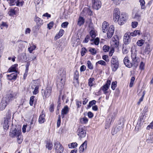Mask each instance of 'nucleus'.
<instances>
[{"mask_svg": "<svg viewBox=\"0 0 153 153\" xmlns=\"http://www.w3.org/2000/svg\"><path fill=\"white\" fill-rule=\"evenodd\" d=\"M21 134V131L20 128H12L10 130L9 135L11 137H16Z\"/></svg>", "mask_w": 153, "mask_h": 153, "instance_id": "1", "label": "nucleus"}, {"mask_svg": "<svg viewBox=\"0 0 153 153\" xmlns=\"http://www.w3.org/2000/svg\"><path fill=\"white\" fill-rule=\"evenodd\" d=\"M52 88L50 86H47L45 90H42V94L43 99L48 97L51 92Z\"/></svg>", "mask_w": 153, "mask_h": 153, "instance_id": "2", "label": "nucleus"}, {"mask_svg": "<svg viewBox=\"0 0 153 153\" xmlns=\"http://www.w3.org/2000/svg\"><path fill=\"white\" fill-rule=\"evenodd\" d=\"M86 129L85 126L79 127L77 131V135L81 138L85 137L86 134Z\"/></svg>", "mask_w": 153, "mask_h": 153, "instance_id": "3", "label": "nucleus"}, {"mask_svg": "<svg viewBox=\"0 0 153 153\" xmlns=\"http://www.w3.org/2000/svg\"><path fill=\"white\" fill-rule=\"evenodd\" d=\"M56 152L57 153H61L63 151V148L61 144L58 141H56L54 144Z\"/></svg>", "mask_w": 153, "mask_h": 153, "instance_id": "4", "label": "nucleus"}, {"mask_svg": "<svg viewBox=\"0 0 153 153\" xmlns=\"http://www.w3.org/2000/svg\"><path fill=\"white\" fill-rule=\"evenodd\" d=\"M132 62L133 64V67L136 68L138 65V59L137 57V54L135 53H131V55Z\"/></svg>", "mask_w": 153, "mask_h": 153, "instance_id": "5", "label": "nucleus"}, {"mask_svg": "<svg viewBox=\"0 0 153 153\" xmlns=\"http://www.w3.org/2000/svg\"><path fill=\"white\" fill-rule=\"evenodd\" d=\"M133 18L138 21H140L141 19V14L139 9L135 10L133 13Z\"/></svg>", "mask_w": 153, "mask_h": 153, "instance_id": "6", "label": "nucleus"}, {"mask_svg": "<svg viewBox=\"0 0 153 153\" xmlns=\"http://www.w3.org/2000/svg\"><path fill=\"white\" fill-rule=\"evenodd\" d=\"M129 32L126 33L124 34L123 37V41L125 45H128L131 41V37Z\"/></svg>", "mask_w": 153, "mask_h": 153, "instance_id": "7", "label": "nucleus"}, {"mask_svg": "<svg viewBox=\"0 0 153 153\" xmlns=\"http://www.w3.org/2000/svg\"><path fill=\"white\" fill-rule=\"evenodd\" d=\"M8 102L6 98L3 97L0 103V110H2L4 109Z\"/></svg>", "mask_w": 153, "mask_h": 153, "instance_id": "8", "label": "nucleus"}, {"mask_svg": "<svg viewBox=\"0 0 153 153\" xmlns=\"http://www.w3.org/2000/svg\"><path fill=\"white\" fill-rule=\"evenodd\" d=\"M144 117V115L143 114L139 118L138 120L135 127L136 128H137L138 130L140 128V127L143 125V123L144 122L143 121Z\"/></svg>", "mask_w": 153, "mask_h": 153, "instance_id": "9", "label": "nucleus"}, {"mask_svg": "<svg viewBox=\"0 0 153 153\" xmlns=\"http://www.w3.org/2000/svg\"><path fill=\"white\" fill-rule=\"evenodd\" d=\"M18 76V72H16L11 74L10 75H7V79L12 81H15L16 79Z\"/></svg>", "mask_w": 153, "mask_h": 153, "instance_id": "10", "label": "nucleus"}, {"mask_svg": "<svg viewBox=\"0 0 153 153\" xmlns=\"http://www.w3.org/2000/svg\"><path fill=\"white\" fill-rule=\"evenodd\" d=\"M126 16L124 13H121L119 18V19L117 21V22L120 25H122L123 24L126 22Z\"/></svg>", "mask_w": 153, "mask_h": 153, "instance_id": "11", "label": "nucleus"}, {"mask_svg": "<svg viewBox=\"0 0 153 153\" xmlns=\"http://www.w3.org/2000/svg\"><path fill=\"white\" fill-rule=\"evenodd\" d=\"M123 62L125 65L129 68H131L132 66L133 67V64L132 62H130L128 59V57L126 56L125 57L123 60Z\"/></svg>", "mask_w": 153, "mask_h": 153, "instance_id": "12", "label": "nucleus"}, {"mask_svg": "<svg viewBox=\"0 0 153 153\" xmlns=\"http://www.w3.org/2000/svg\"><path fill=\"white\" fill-rule=\"evenodd\" d=\"M82 12L84 16L87 15L92 16L93 14L92 11L88 7H85L83 9Z\"/></svg>", "mask_w": 153, "mask_h": 153, "instance_id": "13", "label": "nucleus"}, {"mask_svg": "<svg viewBox=\"0 0 153 153\" xmlns=\"http://www.w3.org/2000/svg\"><path fill=\"white\" fill-rule=\"evenodd\" d=\"M17 94L16 93L12 92L11 93L7 95L6 97H4V98H6L9 102L12 100V98H15Z\"/></svg>", "mask_w": 153, "mask_h": 153, "instance_id": "14", "label": "nucleus"}, {"mask_svg": "<svg viewBox=\"0 0 153 153\" xmlns=\"http://www.w3.org/2000/svg\"><path fill=\"white\" fill-rule=\"evenodd\" d=\"M59 74L61 77L60 82L62 83L65 81L66 78V72L63 70H61L59 72Z\"/></svg>", "mask_w": 153, "mask_h": 153, "instance_id": "15", "label": "nucleus"}, {"mask_svg": "<svg viewBox=\"0 0 153 153\" xmlns=\"http://www.w3.org/2000/svg\"><path fill=\"white\" fill-rule=\"evenodd\" d=\"M92 3H93L92 6L94 9L98 10L100 8L101 2L100 1L98 0V1H94Z\"/></svg>", "mask_w": 153, "mask_h": 153, "instance_id": "16", "label": "nucleus"}, {"mask_svg": "<svg viewBox=\"0 0 153 153\" xmlns=\"http://www.w3.org/2000/svg\"><path fill=\"white\" fill-rule=\"evenodd\" d=\"M87 141L85 140V142L81 145L79 149L80 153H82L85 149L87 148Z\"/></svg>", "mask_w": 153, "mask_h": 153, "instance_id": "17", "label": "nucleus"}, {"mask_svg": "<svg viewBox=\"0 0 153 153\" xmlns=\"http://www.w3.org/2000/svg\"><path fill=\"white\" fill-rule=\"evenodd\" d=\"M120 11L119 8H116L114 9V20L118 18V17L120 15Z\"/></svg>", "mask_w": 153, "mask_h": 153, "instance_id": "18", "label": "nucleus"}, {"mask_svg": "<svg viewBox=\"0 0 153 153\" xmlns=\"http://www.w3.org/2000/svg\"><path fill=\"white\" fill-rule=\"evenodd\" d=\"M18 65L15 64L14 65H12L10 67L8 70V72L10 73L12 72H17V67Z\"/></svg>", "mask_w": 153, "mask_h": 153, "instance_id": "19", "label": "nucleus"}, {"mask_svg": "<svg viewBox=\"0 0 153 153\" xmlns=\"http://www.w3.org/2000/svg\"><path fill=\"white\" fill-rule=\"evenodd\" d=\"M112 41L113 44L114 45V47L117 48L119 45V39L118 38V37L116 36L115 37L112 38Z\"/></svg>", "mask_w": 153, "mask_h": 153, "instance_id": "20", "label": "nucleus"}, {"mask_svg": "<svg viewBox=\"0 0 153 153\" xmlns=\"http://www.w3.org/2000/svg\"><path fill=\"white\" fill-rule=\"evenodd\" d=\"M18 58L22 62H25L26 60L25 53H22L20 54L18 56Z\"/></svg>", "mask_w": 153, "mask_h": 153, "instance_id": "21", "label": "nucleus"}, {"mask_svg": "<svg viewBox=\"0 0 153 153\" xmlns=\"http://www.w3.org/2000/svg\"><path fill=\"white\" fill-rule=\"evenodd\" d=\"M85 19L83 17L79 16L77 22V25L79 26L84 25L85 22Z\"/></svg>", "mask_w": 153, "mask_h": 153, "instance_id": "22", "label": "nucleus"}, {"mask_svg": "<svg viewBox=\"0 0 153 153\" xmlns=\"http://www.w3.org/2000/svg\"><path fill=\"white\" fill-rule=\"evenodd\" d=\"M69 108L68 106H65L64 108L62 109L61 111V114L62 115V117H64V115L67 114L69 112Z\"/></svg>", "mask_w": 153, "mask_h": 153, "instance_id": "23", "label": "nucleus"}, {"mask_svg": "<svg viewBox=\"0 0 153 153\" xmlns=\"http://www.w3.org/2000/svg\"><path fill=\"white\" fill-rule=\"evenodd\" d=\"M64 33V31L62 29H60L59 33L56 35L54 37V40H56L60 38Z\"/></svg>", "mask_w": 153, "mask_h": 153, "instance_id": "24", "label": "nucleus"}, {"mask_svg": "<svg viewBox=\"0 0 153 153\" xmlns=\"http://www.w3.org/2000/svg\"><path fill=\"white\" fill-rule=\"evenodd\" d=\"M108 24L106 22H104L102 25V31L104 33L107 31L108 28Z\"/></svg>", "mask_w": 153, "mask_h": 153, "instance_id": "25", "label": "nucleus"}, {"mask_svg": "<svg viewBox=\"0 0 153 153\" xmlns=\"http://www.w3.org/2000/svg\"><path fill=\"white\" fill-rule=\"evenodd\" d=\"M45 114L42 113V114L39 116V122L40 123H43L45 121Z\"/></svg>", "mask_w": 153, "mask_h": 153, "instance_id": "26", "label": "nucleus"}, {"mask_svg": "<svg viewBox=\"0 0 153 153\" xmlns=\"http://www.w3.org/2000/svg\"><path fill=\"white\" fill-rule=\"evenodd\" d=\"M152 48L150 47V45L148 44H147L145 47V53L146 54H148L152 51Z\"/></svg>", "mask_w": 153, "mask_h": 153, "instance_id": "27", "label": "nucleus"}, {"mask_svg": "<svg viewBox=\"0 0 153 153\" xmlns=\"http://www.w3.org/2000/svg\"><path fill=\"white\" fill-rule=\"evenodd\" d=\"M9 120L7 119H5L4 120V123L3 128L4 129L7 130L8 128L9 125Z\"/></svg>", "mask_w": 153, "mask_h": 153, "instance_id": "28", "label": "nucleus"}, {"mask_svg": "<svg viewBox=\"0 0 153 153\" xmlns=\"http://www.w3.org/2000/svg\"><path fill=\"white\" fill-rule=\"evenodd\" d=\"M109 88V87L104 85L100 88V90H102L104 93L105 94H107L108 92L107 90Z\"/></svg>", "mask_w": 153, "mask_h": 153, "instance_id": "29", "label": "nucleus"}, {"mask_svg": "<svg viewBox=\"0 0 153 153\" xmlns=\"http://www.w3.org/2000/svg\"><path fill=\"white\" fill-rule=\"evenodd\" d=\"M34 20L36 22L37 24L39 26L42 23V19L37 16H35Z\"/></svg>", "mask_w": 153, "mask_h": 153, "instance_id": "30", "label": "nucleus"}, {"mask_svg": "<svg viewBox=\"0 0 153 153\" xmlns=\"http://www.w3.org/2000/svg\"><path fill=\"white\" fill-rule=\"evenodd\" d=\"M126 45L124 44L123 46L122 52L123 54H127L128 51V49L126 48Z\"/></svg>", "mask_w": 153, "mask_h": 153, "instance_id": "31", "label": "nucleus"}, {"mask_svg": "<svg viewBox=\"0 0 153 153\" xmlns=\"http://www.w3.org/2000/svg\"><path fill=\"white\" fill-rule=\"evenodd\" d=\"M34 89L33 92V94L34 95H36L38 93L39 87L38 85H33L32 86V88L33 89H34Z\"/></svg>", "mask_w": 153, "mask_h": 153, "instance_id": "32", "label": "nucleus"}, {"mask_svg": "<svg viewBox=\"0 0 153 153\" xmlns=\"http://www.w3.org/2000/svg\"><path fill=\"white\" fill-rule=\"evenodd\" d=\"M113 117L112 116L108 117L107 120L106 124L108 126L110 125L113 121Z\"/></svg>", "mask_w": 153, "mask_h": 153, "instance_id": "33", "label": "nucleus"}, {"mask_svg": "<svg viewBox=\"0 0 153 153\" xmlns=\"http://www.w3.org/2000/svg\"><path fill=\"white\" fill-rule=\"evenodd\" d=\"M130 34L131 36H135L137 34L140 35V31L138 30H135L133 32L130 33Z\"/></svg>", "mask_w": 153, "mask_h": 153, "instance_id": "34", "label": "nucleus"}, {"mask_svg": "<svg viewBox=\"0 0 153 153\" xmlns=\"http://www.w3.org/2000/svg\"><path fill=\"white\" fill-rule=\"evenodd\" d=\"M94 78H90L88 79V85L89 86L91 87L93 85V81H94Z\"/></svg>", "mask_w": 153, "mask_h": 153, "instance_id": "35", "label": "nucleus"}, {"mask_svg": "<svg viewBox=\"0 0 153 153\" xmlns=\"http://www.w3.org/2000/svg\"><path fill=\"white\" fill-rule=\"evenodd\" d=\"M17 138V141L19 144H21L23 141V137L21 134H19L16 137Z\"/></svg>", "mask_w": 153, "mask_h": 153, "instance_id": "36", "label": "nucleus"}, {"mask_svg": "<svg viewBox=\"0 0 153 153\" xmlns=\"http://www.w3.org/2000/svg\"><path fill=\"white\" fill-rule=\"evenodd\" d=\"M111 66L113 71H115L117 69L118 67V63L111 64Z\"/></svg>", "mask_w": 153, "mask_h": 153, "instance_id": "37", "label": "nucleus"}, {"mask_svg": "<svg viewBox=\"0 0 153 153\" xmlns=\"http://www.w3.org/2000/svg\"><path fill=\"white\" fill-rule=\"evenodd\" d=\"M8 14L10 16H13L15 15L16 11L15 9H10L8 12Z\"/></svg>", "mask_w": 153, "mask_h": 153, "instance_id": "38", "label": "nucleus"}, {"mask_svg": "<svg viewBox=\"0 0 153 153\" xmlns=\"http://www.w3.org/2000/svg\"><path fill=\"white\" fill-rule=\"evenodd\" d=\"M46 148L48 150H51L52 149L53 144L49 142H47L46 145Z\"/></svg>", "mask_w": 153, "mask_h": 153, "instance_id": "39", "label": "nucleus"}, {"mask_svg": "<svg viewBox=\"0 0 153 153\" xmlns=\"http://www.w3.org/2000/svg\"><path fill=\"white\" fill-rule=\"evenodd\" d=\"M145 41L143 39L138 40L137 42V45L139 46H142L144 43Z\"/></svg>", "mask_w": 153, "mask_h": 153, "instance_id": "40", "label": "nucleus"}, {"mask_svg": "<svg viewBox=\"0 0 153 153\" xmlns=\"http://www.w3.org/2000/svg\"><path fill=\"white\" fill-rule=\"evenodd\" d=\"M139 2L140 3V5L142 9H144L145 8V2L144 0H139Z\"/></svg>", "mask_w": 153, "mask_h": 153, "instance_id": "41", "label": "nucleus"}, {"mask_svg": "<svg viewBox=\"0 0 153 153\" xmlns=\"http://www.w3.org/2000/svg\"><path fill=\"white\" fill-rule=\"evenodd\" d=\"M96 103V101L95 100H93L89 102L88 105V108H89L91 107V106L95 105Z\"/></svg>", "mask_w": 153, "mask_h": 153, "instance_id": "42", "label": "nucleus"}, {"mask_svg": "<svg viewBox=\"0 0 153 153\" xmlns=\"http://www.w3.org/2000/svg\"><path fill=\"white\" fill-rule=\"evenodd\" d=\"M89 51L93 55H95L97 53L96 51L94 48H89Z\"/></svg>", "mask_w": 153, "mask_h": 153, "instance_id": "43", "label": "nucleus"}, {"mask_svg": "<svg viewBox=\"0 0 153 153\" xmlns=\"http://www.w3.org/2000/svg\"><path fill=\"white\" fill-rule=\"evenodd\" d=\"M36 47L35 45H33L31 46L29 48H28V50L29 51V52L31 53L32 51L35 50L36 48Z\"/></svg>", "mask_w": 153, "mask_h": 153, "instance_id": "44", "label": "nucleus"}, {"mask_svg": "<svg viewBox=\"0 0 153 153\" xmlns=\"http://www.w3.org/2000/svg\"><path fill=\"white\" fill-rule=\"evenodd\" d=\"M120 131L118 129L117 127L112 130L111 133L113 135H114L117 133L119 132Z\"/></svg>", "mask_w": 153, "mask_h": 153, "instance_id": "45", "label": "nucleus"}, {"mask_svg": "<svg viewBox=\"0 0 153 153\" xmlns=\"http://www.w3.org/2000/svg\"><path fill=\"white\" fill-rule=\"evenodd\" d=\"M90 34L91 36L93 39H94L96 36L95 31L93 30H91L90 32Z\"/></svg>", "mask_w": 153, "mask_h": 153, "instance_id": "46", "label": "nucleus"}, {"mask_svg": "<svg viewBox=\"0 0 153 153\" xmlns=\"http://www.w3.org/2000/svg\"><path fill=\"white\" fill-rule=\"evenodd\" d=\"M77 146V143H72L71 144V145H68V146L69 148H74L76 147Z\"/></svg>", "mask_w": 153, "mask_h": 153, "instance_id": "47", "label": "nucleus"}, {"mask_svg": "<svg viewBox=\"0 0 153 153\" xmlns=\"http://www.w3.org/2000/svg\"><path fill=\"white\" fill-rule=\"evenodd\" d=\"M114 25H111L108 29V32H112L114 33Z\"/></svg>", "mask_w": 153, "mask_h": 153, "instance_id": "48", "label": "nucleus"}, {"mask_svg": "<svg viewBox=\"0 0 153 153\" xmlns=\"http://www.w3.org/2000/svg\"><path fill=\"white\" fill-rule=\"evenodd\" d=\"M88 68L92 70L93 69V67L91 62L90 61H88L87 62Z\"/></svg>", "mask_w": 153, "mask_h": 153, "instance_id": "49", "label": "nucleus"}, {"mask_svg": "<svg viewBox=\"0 0 153 153\" xmlns=\"http://www.w3.org/2000/svg\"><path fill=\"white\" fill-rule=\"evenodd\" d=\"M74 85L76 87H78L79 85V82L78 79H74Z\"/></svg>", "mask_w": 153, "mask_h": 153, "instance_id": "50", "label": "nucleus"}, {"mask_svg": "<svg viewBox=\"0 0 153 153\" xmlns=\"http://www.w3.org/2000/svg\"><path fill=\"white\" fill-rule=\"evenodd\" d=\"M87 49L84 47H83L82 48L81 51V55L82 56H83L85 53L86 52Z\"/></svg>", "mask_w": 153, "mask_h": 153, "instance_id": "51", "label": "nucleus"}, {"mask_svg": "<svg viewBox=\"0 0 153 153\" xmlns=\"http://www.w3.org/2000/svg\"><path fill=\"white\" fill-rule=\"evenodd\" d=\"M135 78L134 77H132L131 79V81L129 84V87H132L133 86V84L134 81L135 80Z\"/></svg>", "mask_w": 153, "mask_h": 153, "instance_id": "52", "label": "nucleus"}, {"mask_svg": "<svg viewBox=\"0 0 153 153\" xmlns=\"http://www.w3.org/2000/svg\"><path fill=\"white\" fill-rule=\"evenodd\" d=\"M88 120L86 117H84L81 119V121L82 123H86L88 122Z\"/></svg>", "mask_w": 153, "mask_h": 153, "instance_id": "53", "label": "nucleus"}, {"mask_svg": "<svg viewBox=\"0 0 153 153\" xmlns=\"http://www.w3.org/2000/svg\"><path fill=\"white\" fill-rule=\"evenodd\" d=\"M35 97L34 96H32L30 97V105L32 106L33 104V102L34 101V98Z\"/></svg>", "mask_w": 153, "mask_h": 153, "instance_id": "54", "label": "nucleus"}, {"mask_svg": "<svg viewBox=\"0 0 153 153\" xmlns=\"http://www.w3.org/2000/svg\"><path fill=\"white\" fill-rule=\"evenodd\" d=\"M98 64L102 65L105 66L106 65V62L104 61L100 60L97 62L96 64Z\"/></svg>", "mask_w": 153, "mask_h": 153, "instance_id": "55", "label": "nucleus"}, {"mask_svg": "<svg viewBox=\"0 0 153 153\" xmlns=\"http://www.w3.org/2000/svg\"><path fill=\"white\" fill-rule=\"evenodd\" d=\"M109 49V47L108 46L105 45L103 47V50L104 52H106L108 51Z\"/></svg>", "mask_w": 153, "mask_h": 153, "instance_id": "56", "label": "nucleus"}, {"mask_svg": "<svg viewBox=\"0 0 153 153\" xmlns=\"http://www.w3.org/2000/svg\"><path fill=\"white\" fill-rule=\"evenodd\" d=\"M117 86V82H113L111 85V88L113 90H114Z\"/></svg>", "mask_w": 153, "mask_h": 153, "instance_id": "57", "label": "nucleus"}, {"mask_svg": "<svg viewBox=\"0 0 153 153\" xmlns=\"http://www.w3.org/2000/svg\"><path fill=\"white\" fill-rule=\"evenodd\" d=\"M69 24L68 22H65L62 23L61 25V26L63 28H66Z\"/></svg>", "mask_w": 153, "mask_h": 153, "instance_id": "58", "label": "nucleus"}, {"mask_svg": "<svg viewBox=\"0 0 153 153\" xmlns=\"http://www.w3.org/2000/svg\"><path fill=\"white\" fill-rule=\"evenodd\" d=\"M79 74L78 72L77 71H76L75 73L74 76V79H78Z\"/></svg>", "mask_w": 153, "mask_h": 153, "instance_id": "59", "label": "nucleus"}, {"mask_svg": "<svg viewBox=\"0 0 153 153\" xmlns=\"http://www.w3.org/2000/svg\"><path fill=\"white\" fill-rule=\"evenodd\" d=\"M61 123V117L60 115H59L58 120L57 123V126L58 127H59Z\"/></svg>", "mask_w": 153, "mask_h": 153, "instance_id": "60", "label": "nucleus"}, {"mask_svg": "<svg viewBox=\"0 0 153 153\" xmlns=\"http://www.w3.org/2000/svg\"><path fill=\"white\" fill-rule=\"evenodd\" d=\"M76 104L77 106V108H79L81 106V102L78 100H76Z\"/></svg>", "mask_w": 153, "mask_h": 153, "instance_id": "61", "label": "nucleus"}, {"mask_svg": "<svg viewBox=\"0 0 153 153\" xmlns=\"http://www.w3.org/2000/svg\"><path fill=\"white\" fill-rule=\"evenodd\" d=\"M108 56L107 55H104L102 56V59L107 62H108L109 61V59H108Z\"/></svg>", "mask_w": 153, "mask_h": 153, "instance_id": "62", "label": "nucleus"}, {"mask_svg": "<svg viewBox=\"0 0 153 153\" xmlns=\"http://www.w3.org/2000/svg\"><path fill=\"white\" fill-rule=\"evenodd\" d=\"M138 23L137 22H132L131 26L133 28L136 27Z\"/></svg>", "mask_w": 153, "mask_h": 153, "instance_id": "63", "label": "nucleus"}, {"mask_svg": "<svg viewBox=\"0 0 153 153\" xmlns=\"http://www.w3.org/2000/svg\"><path fill=\"white\" fill-rule=\"evenodd\" d=\"M99 39L98 38H96L94 40V44L96 45H98L99 44Z\"/></svg>", "mask_w": 153, "mask_h": 153, "instance_id": "64", "label": "nucleus"}]
</instances>
